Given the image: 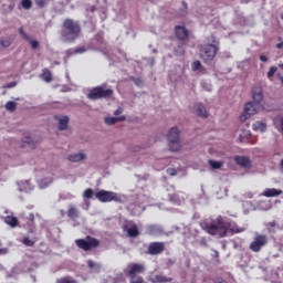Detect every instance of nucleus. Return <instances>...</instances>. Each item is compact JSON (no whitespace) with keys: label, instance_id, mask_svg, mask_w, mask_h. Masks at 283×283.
Returning <instances> with one entry per match:
<instances>
[{"label":"nucleus","instance_id":"obj_17","mask_svg":"<svg viewBox=\"0 0 283 283\" xmlns=\"http://www.w3.org/2000/svg\"><path fill=\"white\" fill-rule=\"evenodd\" d=\"M175 34L179 41H187L189 39V31L185 27H176Z\"/></svg>","mask_w":283,"mask_h":283},{"label":"nucleus","instance_id":"obj_32","mask_svg":"<svg viewBox=\"0 0 283 283\" xmlns=\"http://www.w3.org/2000/svg\"><path fill=\"white\" fill-rule=\"evenodd\" d=\"M0 45L2 48H10L12 45V40L10 38H1Z\"/></svg>","mask_w":283,"mask_h":283},{"label":"nucleus","instance_id":"obj_64","mask_svg":"<svg viewBox=\"0 0 283 283\" xmlns=\"http://www.w3.org/2000/svg\"><path fill=\"white\" fill-rule=\"evenodd\" d=\"M282 48H283V42H280V43L276 44L277 50H282Z\"/></svg>","mask_w":283,"mask_h":283},{"label":"nucleus","instance_id":"obj_6","mask_svg":"<svg viewBox=\"0 0 283 283\" xmlns=\"http://www.w3.org/2000/svg\"><path fill=\"white\" fill-rule=\"evenodd\" d=\"M75 244L83 251H91V249L101 247V241L96 238L87 235L85 239H76Z\"/></svg>","mask_w":283,"mask_h":283},{"label":"nucleus","instance_id":"obj_12","mask_svg":"<svg viewBox=\"0 0 283 283\" xmlns=\"http://www.w3.org/2000/svg\"><path fill=\"white\" fill-rule=\"evenodd\" d=\"M128 277L133 279V277H137L136 275H138V273H145V265L140 264V263H132L128 265Z\"/></svg>","mask_w":283,"mask_h":283},{"label":"nucleus","instance_id":"obj_51","mask_svg":"<svg viewBox=\"0 0 283 283\" xmlns=\"http://www.w3.org/2000/svg\"><path fill=\"white\" fill-rule=\"evenodd\" d=\"M133 81H134L135 85H138V86L143 85V80H140L138 77H134Z\"/></svg>","mask_w":283,"mask_h":283},{"label":"nucleus","instance_id":"obj_28","mask_svg":"<svg viewBox=\"0 0 283 283\" xmlns=\"http://www.w3.org/2000/svg\"><path fill=\"white\" fill-rule=\"evenodd\" d=\"M52 182H53L52 178H44L38 181V187L40 189H46V187H50Z\"/></svg>","mask_w":283,"mask_h":283},{"label":"nucleus","instance_id":"obj_35","mask_svg":"<svg viewBox=\"0 0 283 283\" xmlns=\"http://www.w3.org/2000/svg\"><path fill=\"white\" fill-rule=\"evenodd\" d=\"M6 109L8 112H14V109H17V102H12V101L7 102Z\"/></svg>","mask_w":283,"mask_h":283},{"label":"nucleus","instance_id":"obj_26","mask_svg":"<svg viewBox=\"0 0 283 283\" xmlns=\"http://www.w3.org/2000/svg\"><path fill=\"white\" fill-rule=\"evenodd\" d=\"M88 269L92 271V273H99L101 272V263H96L92 260L87 261Z\"/></svg>","mask_w":283,"mask_h":283},{"label":"nucleus","instance_id":"obj_33","mask_svg":"<svg viewBox=\"0 0 283 283\" xmlns=\"http://www.w3.org/2000/svg\"><path fill=\"white\" fill-rule=\"evenodd\" d=\"M56 283H78V281L74 280L72 276H65V277L59 279Z\"/></svg>","mask_w":283,"mask_h":283},{"label":"nucleus","instance_id":"obj_37","mask_svg":"<svg viewBox=\"0 0 283 283\" xmlns=\"http://www.w3.org/2000/svg\"><path fill=\"white\" fill-rule=\"evenodd\" d=\"M104 123L105 125L112 126V125H116V117H105L104 118Z\"/></svg>","mask_w":283,"mask_h":283},{"label":"nucleus","instance_id":"obj_43","mask_svg":"<svg viewBox=\"0 0 283 283\" xmlns=\"http://www.w3.org/2000/svg\"><path fill=\"white\" fill-rule=\"evenodd\" d=\"M130 283H145V279L143 276H133Z\"/></svg>","mask_w":283,"mask_h":283},{"label":"nucleus","instance_id":"obj_50","mask_svg":"<svg viewBox=\"0 0 283 283\" xmlns=\"http://www.w3.org/2000/svg\"><path fill=\"white\" fill-rule=\"evenodd\" d=\"M25 220H28L29 222H34V213H30L29 216L24 217Z\"/></svg>","mask_w":283,"mask_h":283},{"label":"nucleus","instance_id":"obj_30","mask_svg":"<svg viewBox=\"0 0 283 283\" xmlns=\"http://www.w3.org/2000/svg\"><path fill=\"white\" fill-rule=\"evenodd\" d=\"M6 224H9V227H17L19 224V219L17 217L8 216L4 218Z\"/></svg>","mask_w":283,"mask_h":283},{"label":"nucleus","instance_id":"obj_5","mask_svg":"<svg viewBox=\"0 0 283 283\" xmlns=\"http://www.w3.org/2000/svg\"><path fill=\"white\" fill-rule=\"evenodd\" d=\"M167 138L170 151H180V129L174 126L170 128Z\"/></svg>","mask_w":283,"mask_h":283},{"label":"nucleus","instance_id":"obj_13","mask_svg":"<svg viewBox=\"0 0 283 283\" xmlns=\"http://www.w3.org/2000/svg\"><path fill=\"white\" fill-rule=\"evenodd\" d=\"M252 98L253 103H256V105H260L262 101H264V93L262 91V86H254L252 87Z\"/></svg>","mask_w":283,"mask_h":283},{"label":"nucleus","instance_id":"obj_39","mask_svg":"<svg viewBox=\"0 0 283 283\" xmlns=\"http://www.w3.org/2000/svg\"><path fill=\"white\" fill-rule=\"evenodd\" d=\"M84 198H87L88 200H91V198H94V190L92 188H87L84 191Z\"/></svg>","mask_w":283,"mask_h":283},{"label":"nucleus","instance_id":"obj_16","mask_svg":"<svg viewBox=\"0 0 283 283\" xmlns=\"http://www.w3.org/2000/svg\"><path fill=\"white\" fill-rule=\"evenodd\" d=\"M124 231H126L128 238H138V235H140V231L138 230V226L136 224H125Z\"/></svg>","mask_w":283,"mask_h":283},{"label":"nucleus","instance_id":"obj_59","mask_svg":"<svg viewBox=\"0 0 283 283\" xmlns=\"http://www.w3.org/2000/svg\"><path fill=\"white\" fill-rule=\"evenodd\" d=\"M281 129L283 132V115L279 117Z\"/></svg>","mask_w":283,"mask_h":283},{"label":"nucleus","instance_id":"obj_55","mask_svg":"<svg viewBox=\"0 0 283 283\" xmlns=\"http://www.w3.org/2000/svg\"><path fill=\"white\" fill-rule=\"evenodd\" d=\"M119 114H123V108H117L115 112H114V115L115 116H119Z\"/></svg>","mask_w":283,"mask_h":283},{"label":"nucleus","instance_id":"obj_57","mask_svg":"<svg viewBox=\"0 0 283 283\" xmlns=\"http://www.w3.org/2000/svg\"><path fill=\"white\" fill-rule=\"evenodd\" d=\"M260 61L266 63L269 61V57H266V55H260Z\"/></svg>","mask_w":283,"mask_h":283},{"label":"nucleus","instance_id":"obj_27","mask_svg":"<svg viewBox=\"0 0 283 283\" xmlns=\"http://www.w3.org/2000/svg\"><path fill=\"white\" fill-rule=\"evenodd\" d=\"M22 143L23 147H30L31 149H34V147H36V142L32 137H24Z\"/></svg>","mask_w":283,"mask_h":283},{"label":"nucleus","instance_id":"obj_25","mask_svg":"<svg viewBox=\"0 0 283 283\" xmlns=\"http://www.w3.org/2000/svg\"><path fill=\"white\" fill-rule=\"evenodd\" d=\"M195 109H196V114L198 116H201V118H207V116H209V114L207 113V108L202 104H197L195 106Z\"/></svg>","mask_w":283,"mask_h":283},{"label":"nucleus","instance_id":"obj_49","mask_svg":"<svg viewBox=\"0 0 283 283\" xmlns=\"http://www.w3.org/2000/svg\"><path fill=\"white\" fill-rule=\"evenodd\" d=\"M184 11H181L180 15L185 17L187 14V2L182 1Z\"/></svg>","mask_w":283,"mask_h":283},{"label":"nucleus","instance_id":"obj_54","mask_svg":"<svg viewBox=\"0 0 283 283\" xmlns=\"http://www.w3.org/2000/svg\"><path fill=\"white\" fill-rule=\"evenodd\" d=\"M125 120H126L125 115H122V116H119V117H116V123H123V122H125Z\"/></svg>","mask_w":283,"mask_h":283},{"label":"nucleus","instance_id":"obj_52","mask_svg":"<svg viewBox=\"0 0 283 283\" xmlns=\"http://www.w3.org/2000/svg\"><path fill=\"white\" fill-rule=\"evenodd\" d=\"M166 264H167V266H174L176 264V260L168 259Z\"/></svg>","mask_w":283,"mask_h":283},{"label":"nucleus","instance_id":"obj_36","mask_svg":"<svg viewBox=\"0 0 283 283\" xmlns=\"http://www.w3.org/2000/svg\"><path fill=\"white\" fill-rule=\"evenodd\" d=\"M34 243H35V241L30 239V237H24L22 239V244H24L25 247H34Z\"/></svg>","mask_w":283,"mask_h":283},{"label":"nucleus","instance_id":"obj_29","mask_svg":"<svg viewBox=\"0 0 283 283\" xmlns=\"http://www.w3.org/2000/svg\"><path fill=\"white\" fill-rule=\"evenodd\" d=\"M252 129L254 132H266V124L262 123V122H255L253 125H252Z\"/></svg>","mask_w":283,"mask_h":283},{"label":"nucleus","instance_id":"obj_47","mask_svg":"<svg viewBox=\"0 0 283 283\" xmlns=\"http://www.w3.org/2000/svg\"><path fill=\"white\" fill-rule=\"evenodd\" d=\"M4 88L12 90V87H17V82H10L3 86Z\"/></svg>","mask_w":283,"mask_h":283},{"label":"nucleus","instance_id":"obj_22","mask_svg":"<svg viewBox=\"0 0 283 283\" xmlns=\"http://www.w3.org/2000/svg\"><path fill=\"white\" fill-rule=\"evenodd\" d=\"M262 196L265 198H275L277 196H282V190H277L275 188H268L263 191Z\"/></svg>","mask_w":283,"mask_h":283},{"label":"nucleus","instance_id":"obj_53","mask_svg":"<svg viewBox=\"0 0 283 283\" xmlns=\"http://www.w3.org/2000/svg\"><path fill=\"white\" fill-rule=\"evenodd\" d=\"M8 252H9L8 248L0 249V255H8Z\"/></svg>","mask_w":283,"mask_h":283},{"label":"nucleus","instance_id":"obj_14","mask_svg":"<svg viewBox=\"0 0 283 283\" xmlns=\"http://www.w3.org/2000/svg\"><path fill=\"white\" fill-rule=\"evenodd\" d=\"M54 119L59 123L60 132H65V129H67V125H70V117L67 115H55Z\"/></svg>","mask_w":283,"mask_h":283},{"label":"nucleus","instance_id":"obj_21","mask_svg":"<svg viewBox=\"0 0 283 283\" xmlns=\"http://www.w3.org/2000/svg\"><path fill=\"white\" fill-rule=\"evenodd\" d=\"M149 282L151 283H167V282H174L172 277L163 275V274H157L153 277L149 279Z\"/></svg>","mask_w":283,"mask_h":283},{"label":"nucleus","instance_id":"obj_19","mask_svg":"<svg viewBox=\"0 0 283 283\" xmlns=\"http://www.w3.org/2000/svg\"><path fill=\"white\" fill-rule=\"evenodd\" d=\"M19 191H24L25 193H30V191H34V185L30 184V181H19L18 182Z\"/></svg>","mask_w":283,"mask_h":283},{"label":"nucleus","instance_id":"obj_58","mask_svg":"<svg viewBox=\"0 0 283 283\" xmlns=\"http://www.w3.org/2000/svg\"><path fill=\"white\" fill-rule=\"evenodd\" d=\"M220 253L218 252V250H212V258H219Z\"/></svg>","mask_w":283,"mask_h":283},{"label":"nucleus","instance_id":"obj_8","mask_svg":"<svg viewBox=\"0 0 283 283\" xmlns=\"http://www.w3.org/2000/svg\"><path fill=\"white\" fill-rule=\"evenodd\" d=\"M266 244H269V237L264 234H258L250 243V251H253V253H260L262 248L266 247Z\"/></svg>","mask_w":283,"mask_h":283},{"label":"nucleus","instance_id":"obj_7","mask_svg":"<svg viewBox=\"0 0 283 283\" xmlns=\"http://www.w3.org/2000/svg\"><path fill=\"white\" fill-rule=\"evenodd\" d=\"M95 198L99 200V202H123L120 195L114 191L99 190L95 193Z\"/></svg>","mask_w":283,"mask_h":283},{"label":"nucleus","instance_id":"obj_41","mask_svg":"<svg viewBox=\"0 0 283 283\" xmlns=\"http://www.w3.org/2000/svg\"><path fill=\"white\" fill-rule=\"evenodd\" d=\"M130 209L133 211V216H140V213H143V207H137L134 209V206H130Z\"/></svg>","mask_w":283,"mask_h":283},{"label":"nucleus","instance_id":"obj_40","mask_svg":"<svg viewBox=\"0 0 283 283\" xmlns=\"http://www.w3.org/2000/svg\"><path fill=\"white\" fill-rule=\"evenodd\" d=\"M87 52V48L85 46H77L72 53L73 54H85Z\"/></svg>","mask_w":283,"mask_h":283},{"label":"nucleus","instance_id":"obj_11","mask_svg":"<svg viewBox=\"0 0 283 283\" xmlns=\"http://www.w3.org/2000/svg\"><path fill=\"white\" fill-rule=\"evenodd\" d=\"M165 234V229L160 224L146 226V235L160 237Z\"/></svg>","mask_w":283,"mask_h":283},{"label":"nucleus","instance_id":"obj_10","mask_svg":"<svg viewBox=\"0 0 283 283\" xmlns=\"http://www.w3.org/2000/svg\"><path fill=\"white\" fill-rule=\"evenodd\" d=\"M165 252V242H151L148 245L147 253L148 255H160Z\"/></svg>","mask_w":283,"mask_h":283},{"label":"nucleus","instance_id":"obj_42","mask_svg":"<svg viewBox=\"0 0 283 283\" xmlns=\"http://www.w3.org/2000/svg\"><path fill=\"white\" fill-rule=\"evenodd\" d=\"M275 72H277V67L276 66H271L269 72H268V78H273V76H275Z\"/></svg>","mask_w":283,"mask_h":283},{"label":"nucleus","instance_id":"obj_9","mask_svg":"<svg viewBox=\"0 0 283 283\" xmlns=\"http://www.w3.org/2000/svg\"><path fill=\"white\" fill-rule=\"evenodd\" d=\"M258 109H260V104L255 102H248L244 106L243 114L240 116V120L244 123V120L251 118L254 114H258Z\"/></svg>","mask_w":283,"mask_h":283},{"label":"nucleus","instance_id":"obj_44","mask_svg":"<svg viewBox=\"0 0 283 283\" xmlns=\"http://www.w3.org/2000/svg\"><path fill=\"white\" fill-rule=\"evenodd\" d=\"M27 41L30 43L32 50H36V48H39V41L32 40L31 38H29Z\"/></svg>","mask_w":283,"mask_h":283},{"label":"nucleus","instance_id":"obj_4","mask_svg":"<svg viewBox=\"0 0 283 283\" xmlns=\"http://www.w3.org/2000/svg\"><path fill=\"white\" fill-rule=\"evenodd\" d=\"M86 96L90 101H101V98H112L114 91L112 88L105 90L104 86H96Z\"/></svg>","mask_w":283,"mask_h":283},{"label":"nucleus","instance_id":"obj_46","mask_svg":"<svg viewBox=\"0 0 283 283\" xmlns=\"http://www.w3.org/2000/svg\"><path fill=\"white\" fill-rule=\"evenodd\" d=\"M19 34H21V36L24 38L25 41H30V35H28L25 31H23V28L19 29Z\"/></svg>","mask_w":283,"mask_h":283},{"label":"nucleus","instance_id":"obj_3","mask_svg":"<svg viewBox=\"0 0 283 283\" xmlns=\"http://www.w3.org/2000/svg\"><path fill=\"white\" fill-rule=\"evenodd\" d=\"M212 43L213 44H206L201 48L200 57L202 61H205V63H207V65H209L211 61L216 59V54H218L219 42L213 40Z\"/></svg>","mask_w":283,"mask_h":283},{"label":"nucleus","instance_id":"obj_1","mask_svg":"<svg viewBox=\"0 0 283 283\" xmlns=\"http://www.w3.org/2000/svg\"><path fill=\"white\" fill-rule=\"evenodd\" d=\"M202 229L210 235H218L219 238H227L229 231H231V233H242V231H244V228H240L238 223L233 221L224 223L221 216L210 223H203Z\"/></svg>","mask_w":283,"mask_h":283},{"label":"nucleus","instance_id":"obj_45","mask_svg":"<svg viewBox=\"0 0 283 283\" xmlns=\"http://www.w3.org/2000/svg\"><path fill=\"white\" fill-rule=\"evenodd\" d=\"M35 6H38V8H45L48 0H35Z\"/></svg>","mask_w":283,"mask_h":283},{"label":"nucleus","instance_id":"obj_15","mask_svg":"<svg viewBox=\"0 0 283 283\" xmlns=\"http://www.w3.org/2000/svg\"><path fill=\"white\" fill-rule=\"evenodd\" d=\"M234 161L243 169H251L252 167L251 159L247 156H235Z\"/></svg>","mask_w":283,"mask_h":283},{"label":"nucleus","instance_id":"obj_2","mask_svg":"<svg viewBox=\"0 0 283 283\" xmlns=\"http://www.w3.org/2000/svg\"><path fill=\"white\" fill-rule=\"evenodd\" d=\"M82 28L80 21L73 19H66L63 22V29L60 32L61 41L63 43H74L78 36H81Z\"/></svg>","mask_w":283,"mask_h":283},{"label":"nucleus","instance_id":"obj_60","mask_svg":"<svg viewBox=\"0 0 283 283\" xmlns=\"http://www.w3.org/2000/svg\"><path fill=\"white\" fill-rule=\"evenodd\" d=\"M168 174H169L170 176H176V169H170V170H168Z\"/></svg>","mask_w":283,"mask_h":283},{"label":"nucleus","instance_id":"obj_38","mask_svg":"<svg viewBox=\"0 0 283 283\" xmlns=\"http://www.w3.org/2000/svg\"><path fill=\"white\" fill-rule=\"evenodd\" d=\"M21 6L24 10H30L32 8V0H22Z\"/></svg>","mask_w":283,"mask_h":283},{"label":"nucleus","instance_id":"obj_20","mask_svg":"<svg viewBox=\"0 0 283 283\" xmlns=\"http://www.w3.org/2000/svg\"><path fill=\"white\" fill-rule=\"evenodd\" d=\"M67 217L70 218V220H76L81 218V211L78 210V208H76V206L71 205L69 206Z\"/></svg>","mask_w":283,"mask_h":283},{"label":"nucleus","instance_id":"obj_31","mask_svg":"<svg viewBox=\"0 0 283 283\" xmlns=\"http://www.w3.org/2000/svg\"><path fill=\"white\" fill-rule=\"evenodd\" d=\"M208 165L211 167V169H222V167H224V161H216L210 159Z\"/></svg>","mask_w":283,"mask_h":283},{"label":"nucleus","instance_id":"obj_24","mask_svg":"<svg viewBox=\"0 0 283 283\" xmlns=\"http://www.w3.org/2000/svg\"><path fill=\"white\" fill-rule=\"evenodd\" d=\"M192 72H198L199 74H207V69L202 66V63L200 61H195L191 65Z\"/></svg>","mask_w":283,"mask_h":283},{"label":"nucleus","instance_id":"obj_62","mask_svg":"<svg viewBox=\"0 0 283 283\" xmlns=\"http://www.w3.org/2000/svg\"><path fill=\"white\" fill-rule=\"evenodd\" d=\"M275 221H271V222H269V223H266V227H275Z\"/></svg>","mask_w":283,"mask_h":283},{"label":"nucleus","instance_id":"obj_61","mask_svg":"<svg viewBox=\"0 0 283 283\" xmlns=\"http://www.w3.org/2000/svg\"><path fill=\"white\" fill-rule=\"evenodd\" d=\"M214 283H227V281H224V280H222V279H217V280L214 281Z\"/></svg>","mask_w":283,"mask_h":283},{"label":"nucleus","instance_id":"obj_56","mask_svg":"<svg viewBox=\"0 0 283 283\" xmlns=\"http://www.w3.org/2000/svg\"><path fill=\"white\" fill-rule=\"evenodd\" d=\"M95 39H97V41H98L99 43H103V34L98 33V34L95 36Z\"/></svg>","mask_w":283,"mask_h":283},{"label":"nucleus","instance_id":"obj_34","mask_svg":"<svg viewBox=\"0 0 283 283\" xmlns=\"http://www.w3.org/2000/svg\"><path fill=\"white\" fill-rule=\"evenodd\" d=\"M41 77L45 83H52V73L50 71H44Z\"/></svg>","mask_w":283,"mask_h":283},{"label":"nucleus","instance_id":"obj_23","mask_svg":"<svg viewBox=\"0 0 283 283\" xmlns=\"http://www.w3.org/2000/svg\"><path fill=\"white\" fill-rule=\"evenodd\" d=\"M169 202H172V205H185V196L179 193L169 195Z\"/></svg>","mask_w":283,"mask_h":283},{"label":"nucleus","instance_id":"obj_63","mask_svg":"<svg viewBox=\"0 0 283 283\" xmlns=\"http://www.w3.org/2000/svg\"><path fill=\"white\" fill-rule=\"evenodd\" d=\"M9 12H12V10H14V3H11V4H9Z\"/></svg>","mask_w":283,"mask_h":283},{"label":"nucleus","instance_id":"obj_48","mask_svg":"<svg viewBox=\"0 0 283 283\" xmlns=\"http://www.w3.org/2000/svg\"><path fill=\"white\" fill-rule=\"evenodd\" d=\"M69 198H74V196H72L71 193H67V195L61 193L60 195V200H67Z\"/></svg>","mask_w":283,"mask_h":283},{"label":"nucleus","instance_id":"obj_18","mask_svg":"<svg viewBox=\"0 0 283 283\" xmlns=\"http://www.w3.org/2000/svg\"><path fill=\"white\" fill-rule=\"evenodd\" d=\"M87 158V155L85 153H75L67 156V160L70 163H83Z\"/></svg>","mask_w":283,"mask_h":283}]
</instances>
